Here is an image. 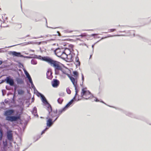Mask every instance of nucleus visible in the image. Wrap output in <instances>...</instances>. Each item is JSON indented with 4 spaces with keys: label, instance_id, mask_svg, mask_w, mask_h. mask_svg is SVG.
I'll list each match as a JSON object with an SVG mask.
<instances>
[{
    "label": "nucleus",
    "instance_id": "nucleus-1",
    "mask_svg": "<svg viewBox=\"0 0 151 151\" xmlns=\"http://www.w3.org/2000/svg\"><path fill=\"white\" fill-rule=\"evenodd\" d=\"M39 57H40V59L42 58V60L47 62L51 66L55 68V70H60L62 69L60 63L59 62L53 60L48 57H42L40 56Z\"/></svg>",
    "mask_w": 151,
    "mask_h": 151
},
{
    "label": "nucleus",
    "instance_id": "nucleus-2",
    "mask_svg": "<svg viewBox=\"0 0 151 151\" xmlns=\"http://www.w3.org/2000/svg\"><path fill=\"white\" fill-rule=\"evenodd\" d=\"M14 112V110L12 109L9 110L5 111L4 115L6 116V120L12 122L17 121L20 119V116L19 115L17 116H9L12 115Z\"/></svg>",
    "mask_w": 151,
    "mask_h": 151
},
{
    "label": "nucleus",
    "instance_id": "nucleus-3",
    "mask_svg": "<svg viewBox=\"0 0 151 151\" xmlns=\"http://www.w3.org/2000/svg\"><path fill=\"white\" fill-rule=\"evenodd\" d=\"M7 18L5 17V15L2 16L1 18H0V26L2 27H6V22Z\"/></svg>",
    "mask_w": 151,
    "mask_h": 151
},
{
    "label": "nucleus",
    "instance_id": "nucleus-4",
    "mask_svg": "<svg viewBox=\"0 0 151 151\" xmlns=\"http://www.w3.org/2000/svg\"><path fill=\"white\" fill-rule=\"evenodd\" d=\"M66 109L64 107L63 109L58 110V111H56L55 112L54 111L52 112V118H53L55 117H56V118L57 116H58L59 117L60 115Z\"/></svg>",
    "mask_w": 151,
    "mask_h": 151
},
{
    "label": "nucleus",
    "instance_id": "nucleus-5",
    "mask_svg": "<svg viewBox=\"0 0 151 151\" xmlns=\"http://www.w3.org/2000/svg\"><path fill=\"white\" fill-rule=\"evenodd\" d=\"M70 52L71 51L69 49L67 48H65L63 53L60 57L63 59H65L67 58L68 55L70 54Z\"/></svg>",
    "mask_w": 151,
    "mask_h": 151
},
{
    "label": "nucleus",
    "instance_id": "nucleus-6",
    "mask_svg": "<svg viewBox=\"0 0 151 151\" xmlns=\"http://www.w3.org/2000/svg\"><path fill=\"white\" fill-rule=\"evenodd\" d=\"M69 78L75 87L76 92L75 94H77L78 93L76 88V86L77 85V78H74L73 76H69Z\"/></svg>",
    "mask_w": 151,
    "mask_h": 151
},
{
    "label": "nucleus",
    "instance_id": "nucleus-7",
    "mask_svg": "<svg viewBox=\"0 0 151 151\" xmlns=\"http://www.w3.org/2000/svg\"><path fill=\"white\" fill-rule=\"evenodd\" d=\"M58 116H57V117L55 118V120L53 121H52V118H48V117H47L46 118V119H47V121L46 122V124L47 126L50 127L53 124L54 122L58 118Z\"/></svg>",
    "mask_w": 151,
    "mask_h": 151
},
{
    "label": "nucleus",
    "instance_id": "nucleus-8",
    "mask_svg": "<svg viewBox=\"0 0 151 151\" xmlns=\"http://www.w3.org/2000/svg\"><path fill=\"white\" fill-rule=\"evenodd\" d=\"M64 51L63 49H61L60 48L56 49L55 50V54L58 57H60Z\"/></svg>",
    "mask_w": 151,
    "mask_h": 151
},
{
    "label": "nucleus",
    "instance_id": "nucleus-9",
    "mask_svg": "<svg viewBox=\"0 0 151 151\" xmlns=\"http://www.w3.org/2000/svg\"><path fill=\"white\" fill-rule=\"evenodd\" d=\"M51 84L53 87H57L60 84V81L56 79H53L51 82Z\"/></svg>",
    "mask_w": 151,
    "mask_h": 151
},
{
    "label": "nucleus",
    "instance_id": "nucleus-10",
    "mask_svg": "<svg viewBox=\"0 0 151 151\" xmlns=\"http://www.w3.org/2000/svg\"><path fill=\"white\" fill-rule=\"evenodd\" d=\"M12 131H8L7 132V137L8 140L10 141H13V134Z\"/></svg>",
    "mask_w": 151,
    "mask_h": 151
},
{
    "label": "nucleus",
    "instance_id": "nucleus-11",
    "mask_svg": "<svg viewBox=\"0 0 151 151\" xmlns=\"http://www.w3.org/2000/svg\"><path fill=\"white\" fill-rule=\"evenodd\" d=\"M39 96V95H37ZM41 96L42 101L43 103L45 105L47 104L50 107H51V105L49 104L44 95H40Z\"/></svg>",
    "mask_w": 151,
    "mask_h": 151
},
{
    "label": "nucleus",
    "instance_id": "nucleus-12",
    "mask_svg": "<svg viewBox=\"0 0 151 151\" xmlns=\"http://www.w3.org/2000/svg\"><path fill=\"white\" fill-rule=\"evenodd\" d=\"M73 99L77 101L81 100L83 99L82 95H75Z\"/></svg>",
    "mask_w": 151,
    "mask_h": 151
},
{
    "label": "nucleus",
    "instance_id": "nucleus-13",
    "mask_svg": "<svg viewBox=\"0 0 151 151\" xmlns=\"http://www.w3.org/2000/svg\"><path fill=\"white\" fill-rule=\"evenodd\" d=\"M52 73L51 71L48 70L46 73L47 77L49 79H51L52 78Z\"/></svg>",
    "mask_w": 151,
    "mask_h": 151
},
{
    "label": "nucleus",
    "instance_id": "nucleus-14",
    "mask_svg": "<svg viewBox=\"0 0 151 151\" xmlns=\"http://www.w3.org/2000/svg\"><path fill=\"white\" fill-rule=\"evenodd\" d=\"M10 54L17 57L21 56L20 53L17 52L15 51H11L10 52Z\"/></svg>",
    "mask_w": 151,
    "mask_h": 151
},
{
    "label": "nucleus",
    "instance_id": "nucleus-15",
    "mask_svg": "<svg viewBox=\"0 0 151 151\" xmlns=\"http://www.w3.org/2000/svg\"><path fill=\"white\" fill-rule=\"evenodd\" d=\"M12 80H13V79L11 78L10 76H8L6 77V78L5 79V81H6L7 84H9L10 83Z\"/></svg>",
    "mask_w": 151,
    "mask_h": 151
},
{
    "label": "nucleus",
    "instance_id": "nucleus-16",
    "mask_svg": "<svg viewBox=\"0 0 151 151\" xmlns=\"http://www.w3.org/2000/svg\"><path fill=\"white\" fill-rule=\"evenodd\" d=\"M82 93H83V94H88L91 93L89 91L87 90L86 88H84L82 89Z\"/></svg>",
    "mask_w": 151,
    "mask_h": 151
},
{
    "label": "nucleus",
    "instance_id": "nucleus-17",
    "mask_svg": "<svg viewBox=\"0 0 151 151\" xmlns=\"http://www.w3.org/2000/svg\"><path fill=\"white\" fill-rule=\"evenodd\" d=\"M74 100L73 99L70 102H69L65 107V108L66 109L67 108L69 107L70 105L73 103Z\"/></svg>",
    "mask_w": 151,
    "mask_h": 151
},
{
    "label": "nucleus",
    "instance_id": "nucleus-18",
    "mask_svg": "<svg viewBox=\"0 0 151 151\" xmlns=\"http://www.w3.org/2000/svg\"><path fill=\"white\" fill-rule=\"evenodd\" d=\"M75 61L76 65L78 66H79L80 65V63L79 61V59L78 58H76Z\"/></svg>",
    "mask_w": 151,
    "mask_h": 151
},
{
    "label": "nucleus",
    "instance_id": "nucleus-19",
    "mask_svg": "<svg viewBox=\"0 0 151 151\" xmlns=\"http://www.w3.org/2000/svg\"><path fill=\"white\" fill-rule=\"evenodd\" d=\"M47 108H48L47 110L48 111L49 113L50 114L51 112L52 113V109L51 107H51H49L47 104ZM51 115H52V114H51Z\"/></svg>",
    "mask_w": 151,
    "mask_h": 151
},
{
    "label": "nucleus",
    "instance_id": "nucleus-20",
    "mask_svg": "<svg viewBox=\"0 0 151 151\" xmlns=\"http://www.w3.org/2000/svg\"><path fill=\"white\" fill-rule=\"evenodd\" d=\"M57 101L59 104H61L63 101V99L62 97H60L58 99Z\"/></svg>",
    "mask_w": 151,
    "mask_h": 151
},
{
    "label": "nucleus",
    "instance_id": "nucleus-21",
    "mask_svg": "<svg viewBox=\"0 0 151 151\" xmlns=\"http://www.w3.org/2000/svg\"><path fill=\"white\" fill-rule=\"evenodd\" d=\"M73 30L67 29L64 30V32L65 33H70L73 32Z\"/></svg>",
    "mask_w": 151,
    "mask_h": 151
},
{
    "label": "nucleus",
    "instance_id": "nucleus-22",
    "mask_svg": "<svg viewBox=\"0 0 151 151\" xmlns=\"http://www.w3.org/2000/svg\"><path fill=\"white\" fill-rule=\"evenodd\" d=\"M73 74L74 75V76H75V78H77L78 77V72L76 71H74L73 72Z\"/></svg>",
    "mask_w": 151,
    "mask_h": 151
},
{
    "label": "nucleus",
    "instance_id": "nucleus-23",
    "mask_svg": "<svg viewBox=\"0 0 151 151\" xmlns=\"http://www.w3.org/2000/svg\"><path fill=\"white\" fill-rule=\"evenodd\" d=\"M3 136V131L1 129H0V140L2 139Z\"/></svg>",
    "mask_w": 151,
    "mask_h": 151
},
{
    "label": "nucleus",
    "instance_id": "nucleus-24",
    "mask_svg": "<svg viewBox=\"0 0 151 151\" xmlns=\"http://www.w3.org/2000/svg\"><path fill=\"white\" fill-rule=\"evenodd\" d=\"M24 73L28 78L31 77L29 73L26 70L24 71Z\"/></svg>",
    "mask_w": 151,
    "mask_h": 151
},
{
    "label": "nucleus",
    "instance_id": "nucleus-25",
    "mask_svg": "<svg viewBox=\"0 0 151 151\" xmlns=\"http://www.w3.org/2000/svg\"><path fill=\"white\" fill-rule=\"evenodd\" d=\"M18 94H23L24 93V91L22 90L19 89L18 91Z\"/></svg>",
    "mask_w": 151,
    "mask_h": 151
},
{
    "label": "nucleus",
    "instance_id": "nucleus-26",
    "mask_svg": "<svg viewBox=\"0 0 151 151\" xmlns=\"http://www.w3.org/2000/svg\"><path fill=\"white\" fill-rule=\"evenodd\" d=\"M116 30V29H108V32H114Z\"/></svg>",
    "mask_w": 151,
    "mask_h": 151
},
{
    "label": "nucleus",
    "instance_id": "nucleus-27",
    "mask_svg": "<svg viewBox=\"0 0 151 151\" xmlns=\"http://www.w3.org/2000/svg\"><path fill=\"white\" fill-rule=\"evenodd\" d=\"M88 95H82L83 99H88L89 97L87 96Z\"/></svg>",
    "mask_w": 151,
    "mask_h": 151
},
{
    "label": "nucleus",
    "instance_id": "nucleus-28",
    "mask_svg": "<svg viewBox=\"0 0 151 151\" xmlns=\"http://www.w3.org/2000/svg\"><path fill=\"white\" fill-rule=\"evenodd\" d=\"M17 83L19 84H22L23 83V81L22 80H17Z\"/></svg>",
    "mask_w": 151,
    "mask_h": 151
},
{
    "label": "nucleus",
    "instance_id": "nucleus-29",
    "mask_svg": "<svg viewBox=\"0 0 151 151\" xmlns=\"http://www.w3.org/2000/svg\"><path fill=\"white\" fill-rule=\"evenodd\" d=\"M3 144L4 147H6L7 146V143L6 141H3Z\"/></svg>",
    "mask_w": 151,
    "mask_h": 151
},
{
    "label": "nucleus",
    "instance_id": "nucleus-30",
    "mask_svg": "<svg viewBox=\"0 0 151 151\" xmlns=\"http://www.w3.org/2000/svg\"><path fill=\"white\" fill-rule=\"evenodd\" d=\"M87 36V34L86 33H84L83 34H82L81 35H79V36H81L82 37H86Z\"/></svg>",
    "mask_w": 151,
    "mask_h": 151
},
{
    "label": "nucleus",
    "instance_id": "nucleus-31",
    "mask_svg": "<svg viewBox=\"0 0 151 151\" xmlns=\"http://www.w3.org/2000/svg\"><path fill=\"white\" fill-rule=\"evenodd\" d=\"M34 94H39V95L42 94L40 93L39 92H38V91H37V90H35V91H34Z\"/></svg>",
    "mask_w": 151,
    "mask_h": 151
},
{
    "label": "nucleus",
    "instance_id": "nucleus-32",
    "mask_svg": "<svg viewBox=\"0 0 151 151\" xmlns=\"http://www.w3.org/2000/svg\"><path fill=\"white\" fill-rule=\"evenodd\" d=\"M10 86H13L14 84V81L13 80H12L11 82L9 84Z\"/></svg>",
    "mask_w": 151,
    "mask_h": 151
},
{
    "label": "nucleus",
    "instance_id": "nucleus-33",
    "mask_svg": "<svg viewBox=\"0 0 151 151\" xmlns=\"http://www.w3.org/2000/svg\"><path fill=\"white\" fill-rule=\"evenodd\" d=\"M66 91L67 93L68 94H70L71 93V91L69 88H67Z\"/></svg>",
    "mask_w": 151,
    "mask_h": 151
},
{
    "label": "nucleus",
    "instance_id": "nucleus-34",
    "mask_svg": "<svg viewBox=\"0 0 151 151\" xmlns=\"http://www.w3.org/2000/svg\"><path fill=\"white\" fill-rule=\"evenodd\" d=\"M29 80V82L31 84H33V82H32V79L31 78V77H30L29 78H28Z\"/></svg>",
    "mask_w": 151,
    "mask_h": 151
},
{
    "label": "nucleus",
    "instance_id": "nucleus-35",
    "mask_svg": "<svg viewBox=\"0 0 151 151\" xmlns=\"http://www.w3.org/2000/svg\"><path fill=\"white\" fill-rule=\"evenodd\" d=\"M48 128L47 127H46L44 130L42 132L41 134H44L45 132L46 131V130L48 129Z\"/></svg>",
    "mask_w": 151,
    "mask_h": 151
},
{
    "label": "nucleus",
    "instance_id": "nucleus-36",
    "mask_svg": "<svg viewBox=\"0 0 151 151\" xmlns=\"http://www.w3.org/2000/svg\"><path fill=\"white\" fill-rule=\"evenodd\" d=\"M2 63V61L0 60V65H1Z\"/></svg>",
    "mask_w": 151,
    "mask_h": 151
},
{
    "label": "nucleus",
    "instance_id": "nucleus-37",
    "mask_svg": "<svg viewBox=\"0 0 151 151\" xmlns=\"http://www.w3.org/2000/svg\"><path fill=\"white\" fill-rule=\"evenodd\" d=\"M58 35L60 36L61 35L60 33L59 32H58Z\"/></svg>",
    "mask_w": 151,
    "mask_h": 151
},
{
    "label": "nucleus",
    "instance_id": "nucleus-38",
    "mask_svg": "<svg viewBox=\"0 0 151 151\" xmlns=\"http://www.w3.org/2000/svg\"><path fill=\"white\" fill-rule=\"evenodd\" d=\"M82 79L83 80V76L82 75Z\"/></svg>",
    "mask_w": 151,
    "mask_h": 151
},
{
    "label": "nucleus",
    "instance_id": "nucleus-39",
    "mask_svg": "<svg viewBox=\"0 0 151 151\" xmlns=\"http://www.w3.org/2000/svg\"><path fill=\"white\" fill-rule=\"evenodd\" d=\"M42 37V36H41V37H39L38 38H41V37Z\"/></svg>",
    "mask_w": 151,
    "mask_h": 151
},
{
    "label": "nucleus",
    "instance_id": "nucleus-40",
    "mask_svg": "<svg viewBox=\"0 0 151 151\" xmlns=\"http://www.w3.org/2000/svg\"><path fill=\"white\" fill-rule=\"evenodd\" d=\"M67 53H68V52H69V51L67 50Z\"/></svg>",
    "mask_w": 151,
    "mask_h": 151
},
{
    "label": "nucleus",
    "instance_id": "nucleus-41",
    "mask_svg": "<svg viewBox=\"0 0 151 151\" xmlns=\"http://www.w3.org/2000/svg\"><path fill=\"white\" fill-rule=\"evenodd\" d=\"M8 94V95H9V94H11V93H10V94L8 93V94Z\"/></svg>",
    "mask_w": 151,
    "mask_h": 151
},
{
    "label": "nucleus",
    "instance_id": "nucleus-42",
    "mask_svg": "<svg viewBox=\"0 0 151 151\" xmlns=\"http://www.w3.org/2000/svg\"><path fill=\"white\" fill-rule=\"evenodd\" d=\"M96 35V34H93V35Z\"/></svg>",
    "mask_w": 151,
    "mask_h": 151
},
{
    "label": "nucleus",
    "instance_id": "nucleus-43",
    "mask_svg": "<svg viewBox=\"0 0 151 151\" xmlns=\"http://www.w3.org/2000/svg\"><path fill=\"white\" fill-rule=\"evenodd\" d=\"M33 61H34L33 60H32V62Z\"/></svg>",
    "mask_w": 151,
    "mask_h": 151
}]
</instances>
